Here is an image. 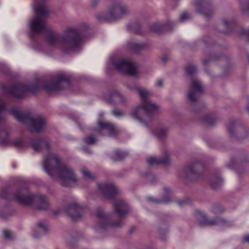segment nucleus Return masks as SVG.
I'll use <instances>...</instances> for the list:
<instances>
[{"label": "nucleus", "instance_id": "nucleus-2", "mask_svg": "<svg viewBox=\"0 0 249 249\" xmlns=\"http://www.w3.org/2000/svg\"><path fill=\"white\" fill-rule=\"evenodd\" d=\"M43 168L51 176L56 174L63 185L67 186L76 180L72 170L68 166L61 164L59 159L54 154H50L44 158Z\"/></svg>", "mask_w": 249, "mask_h": 249}, {"label": "nucleus", "instance_id": "nucleus-6", "mask_svg": "<svg viewBox=\"0 0 249 249\" xmlns=\"http://www.w3.org/2000/svg\"><path fill=\"white\" fill-rule=\"evenodd\" d=\"M13 114L19 121L27 123L32 131L38 132L44 128L45 122L41 117L31 118L23 115L18 110H14Z\"/></svg>", "mask_w": 249, "mask_h": 249}, {"label": "nucleus", "instance_id": "nucleus-8", "mask_svg": "<svg viewBox=\"0 0 249 249\" xmlns=\"http://www.w3.org/2000/svg\"><path fill=\"white\" fill-rule=\"evenodd\" d=\"M203 87L201 83L197 79H194L191 85L190 91L188 93L189 99L192 101H196V97L199 93L202 92Z\"/></svg>", "mask_w": 249, "mask_h": 249}, {"label": "nucleus", "instance_id": "nucleus-36", "mask_svg": "<svg viewBox=\"0 0 249 249\" xmlns=\"http://www.w3.org/2000/svg\"><path fill=\"white\" fill-rule=\"evenodd\" d=\"M189 170L190 172L193 173V174H195V173L194 172V171L190 168L189 169Z\"/></svg>", "mask_w": 249, "mask_h": 249}, {"label": "nucleus", "instance_id": "nucleus-33", "mask_svg": "<svg viewBox=\"0 0 249 249\" xmlns=\"http://www.w3.org/2000/svg\"><path fill=\"white\" fill-rule=\"evenodd\" d=\"M43 0H34V1H35V3H37L39 1L42 2ZM36 4H37V3H36Z\"/></svg>", "mask_w": 249, "mask_h": 249}, {"label": "nucleus", "instance_id": "nucleus-27", "mask_svg": "<svg viewBox=\"0 0 249 249\" xmlns=\"http://www.w3.org/2000/svg\"><path fill=\"white\" fill-rule=\"evenodd\" d=\"M188 18V15L187 14H183L181 15L180 18H181V20L184 21L186 19H187Z\"/></svg>", "mask_w": 249, "mask_h": 249}, {"label": "nucleus", "instance_id": "nucleus-17", "mask_svg": "<svg viewBox=\"0 0 249 249\" xmlns=\"http://www.w3.org/2000/svg\"><path fill=\"white\" fill-rule=\"evenodd\" d=\"M79 208L77 205H73L68 208L67 213H70L74 218V213L78 212Z\"/></svg>", "mask_w": 249, "mask_h": 249}, {"label": "nucleus", "instance_id": "nucleus-13", "mask_svg": "<svg viewBox=\"0 0 249 249\" xmlns=\"http://www.w3.org/2000/svg\"><path fill=\"white\" fill-rule=\"evenodd\" d=\"M26 90V88L24 86H16L13 88L11 93L13 96L20 98L24 96Z\"/></svg>", "mask_w": 249, "mask_h": 249}, {"label": "nucleus", "instance_id": "nucleus-22", "mask_svg": "<svg viewBox=\"0 0 249 249\" xmlns=\"http://www.w3.org/2000/svg\"><path fill=\"white\" fill-rule=\"evenodd\" d=\"M82 173L85 178H92V176L91 175V173L89 171L83 170H82Z\"/></svg>", "mask_w": 249, "mask_h": 249}, {"label": "nucleus", "instance_id": "nucleus-3", "mask_svg": "<svg viewBox=\"0 0 249 249\" xmlns=\"http://www.w3.org/2000/svg\"><path fill=\"white\" fill-rule=\"evenodd\" d=\"M139 94L142 98V105L135 108L132 115L136 120L142 122L149 117L150 112L157 110L159 106L149 99L151 94L146 89H139Z\"/></svg>", "mask_w": 249, "mask_h": 249}, {"label": "nucleus", "instance_id": "nucleus-24", "mask_svg": "<svg viewBox=\"0 0 249 249\" xmlns=\"http://www.w3.org/2000/svg\"><path fill=\"white\" fill-rule=\"evenodd\" d=\"M38 227L42 230L45 231L48 229L47 225L45 223L40 222L38 224Z\"/></svg>", "mask_w": 249, "mask_h": 249}, {"label": "nucleus", "instance_id": "nucleus-9", "mask_svg": "<svg viewBox=\"0 0 249 249\" xmlns=\"http://www.w3.org/2000/svg\"><path fill=\"white\" fill-rule=\"evenodd\" d=\"M98 188L100 192L107 197L112 196L117 191L116 187L112 184L100 183L98 184Z\"/></svg>", "mask_w": 249, "mask_h": 249}, {"label": "nucleus", "instance_id": "nucleus-10", "mask_svg": "<svg viewBox=\"0 0 249 249\" xmlns=\"http://www.w3.org/2000/svg\"><path fill=\"white\" fill-rule=\"evenodd\" d=\"M127 12L128 10L125 6L122 4H117L114 7L113 10L110 12V15L115 18H119Z\"/></svg>", "mask_w": 249, "mask_h": 249}, {"label": "nucleus", "instance_id": "nucleus-7", "mask_svg": "<svg viewBox=\"0 0 249 249\" xmlns=\"http://www.w3.org/2000/svg\"><path fill=\"white\" fill-rule=\"evenodd\" d=\"M114 68L118 71L124 74L136 76L138 71L136 64L127 60L120 61L114 64Z\"/></svg>", "mask_w": 249, "mask_h": 249}, {"label": "nucleus", "instance_id": "nucleus-35", "mask_svg": "<svg viewBox=\"0 0 249 249\" xmlns=\"http://www.w3.org/2000/svg\"><path fill=\"white\" fill-rule=\"evenodd\" d=\"M20 141H18V142H15V144L16 146H18V145H20Z\"/></svg>", "mask_w": 249, "mask_h": 249}, {"label": "nucleus", "instance_id": "nucleus-29", "mask_svg": "<svg viewBox=\"0 0 249 249\" xmlns=\"http://www.w3.org/2000/svg\"><path fill=\"white\" fill-rule=\"evenodd\" d=\"M223 22H224V24L227 26L228 24H231V20H228V19H225L223 20Z\"/></svg>", "mask_w": 249, "mask_h": 249}, {"label": "nucleus", "instance_id": "nucleus-26", "mask_svg": "<svg viewBox=\"0 0 249 249\" xmlns=\"http://www.w3.org/2000/svg\"><path fill=\"white\" fill-rule=\"evenodd\" d=\"M163 81L161 79H159L155 83V86L158 88H160L163 86Z\"/></svg>", "mask_w": 249, "mask_h": 249}, {"label": "nucleus", "instance_id": "nucleus-14", "mask_svg": "<svg viewBox=\"0 0 249 249\" xmlns=\"http://www.w3.org/2000/svg\"><path fill=\"white\" fill-rule=\"evenodd\" d=\"M99 127L101 129H106L107 130L108 133L110 136L114 135L115 134V129L114 126L109 124L107 123H98Z\"/></svg>", "mask_w": 249, "mask_h": 249}, {"label": "nucleus", "instance_id": "nucleus-28", "mask_svg": "<svg viewBox=\"0 0 249 249\" xmlns=\"http://www.w3.org/2000/svg\"><path fill=\"white\" fill-rule=\"evenodd\" d=\"M212 211L213 213H216L220 211V209L217 207H216L213 208Z\"/></svg>", "mask_w": 249, "mask_h": 249}, {"label": "nucleus", "instance_id": "nucleus-15", "mask_svg": "<svg viewBox=\"0 0 249 249\" xmlns=\"http://www.w3.org/2000/svg\"><path fill=\"white\" fill-rule=\"evenodd\" d=\"M147 162L149 165H155L159 163L167 164L169 162V160H161L156 157H149L147 159Z\"/></svg>", "mask_w": 249, "mask_h": 249}, {"label": "nucleus", "instance_id": "nucleus-21", "mask_svg": "<svg viewBox=\"0 0 249 249\" xmlns=\"http://www.w3.org/2000/svg\"><path fill=\"white\" fill-rule=\"evenodd\" d=\"M186 71L189 74H192L196 72V69L195 66L189 65L186 68Z\"/></svg>", "mask_w": 249, "mask_h": 249}, {"label": "nucleus", "instance_id": "nucleus-4", "mask_svg": "<svg viewBox=\"0 0 249 249\" xmlns=\"http://www.w3.org/2000/svg\"><path fill=\"white\" fill-rule=\"evenodd\" d=\"M14 197L16 201L21 204L34 206L36 203L37 208L39 209H45L48 206L47 200L45 196L32 195L26 188L18 191Z\"/></svg>", "mask_w": 249, "mask_h": 249}, {"label": "nucleus", "instance_id": "nucleus-16", "mask_svg": "<svg viewBox=\"0 0 249 249\" xmlns=\"http://www.w3.org/2000/svg\"><path fill=\"white\" fill-rule=\"evenodd\" d=\"M33 147L34 149L36 151H40L41 150L44 148L45 149H48L49 147V145L48 143L45 142H41V143H34L33 144Z\"/></svg>", "mask_w": 249, "mask_h": 249}, {"label": "nucleus", "instance_id": "nucleus-30", "mask_svg": "<svg viewBox=\"0 0 249 249\" xmlns=\"http://www.w3.org/2000/svg\"><path fill=\"white\" fill-rule=\"evenodd\" d=\"M110 225L112 226H113V227H119L121 225V224L120 223H113V224H111Z\"/></svg>", "mask_w": 249, "mask_h": 249}, {"label": "nucleus", "instance_id": "nucleus-11", "mask_svg": "<svg viewBox=\"0 0 249 249\" xmlns=\"http://www.w3.org/2000/svg\"><path fill=\"white\" fill-rule=\"evenodd\" d=\"M115 211L119 216L122 217L128 212V207L124 201H117L114 204Z\"/></svg>", "mask_w": 249, "mask_h": 249}, {"label": "nucleus", "instance_id": "nucleus-38", "mask_svg": "<svg viewBox=\"0 0 249 249\" xmlns=\"http://www.w3.org/2000/svg\"><path fill=\"white\" fill-rule=\"evenodd\" d=\"M113 113L114 114V115H118L116 113V111H113Z\"/></svg>", "mask_w": 249, "mask_h": 249}, {"label": "nucleus", "instance_id": "nucleus-31", "mask_svg": "<svg viewBox=\"0 0 249 249\" xmlns=\"http://www.w3.org/2000/svg\"><path fill=\"white\" fill-rule=\"evenodd\" d=\"M244 241L247 242H249V235H246L244 237Z\"/></svg>", "mask_w": 249, "mask_h": 249}, {"label": "nucleus", "instance_id": "nucleus-40", "mask_svg": "<svg viewBox=\"0 0 249 249\" xmlns=\"http://www.w3.org/2000/svg\"><path fill=\"white\" fill-rule=\"evenodd\" d=\"M248 112L249 113V107H248Z\"/></svg>", "mask_w": 249, "mask_h": 249}, {"label": "nucleus", "instance_id": "nucleus-18", "mask_svg": "<svg viewBox=\"0 0 249 249\" xmlns=\"http://www.w3.org/2000/svg\"><path fill=\"white\" fill-rule=\"evenodd\" d=\"M167 132V129L165 128H160L157 129L155 132V134L159 138L163 137Z\"/></svg>", "mask_w": 249, "mask_h": 249}, {"label": "nucleus", "instance_id": "nucleus-25", "mask_svg": "<svg viewBox=\"0 0 249 249\" xmlns=\"http://www.w3.org/2000/svg\"><path fill=\"white\" fill-rule=\"evenodd\" d=\"M4 236L7 239H10L12 236V233L9 231H4L3 232Z\"/></svg>", "mask_w": 249, "mask_h": 249}, {"label": "nucleus", "instance_id": "nucleus-32", "mask_svg": "<svg viewBox=\"0 0 249 249\" xmlns=\"http://www.w3.org/2000/svg\"><path fill=\"white\" fill-rule=\"evenodd\" d=\"M3 109H4V106L3 105L0 104V114L2 112Z\"/></svg>", "mask_w": 249, "mask_h": 249}, {"label": "nucleus", "instance_id": "nucleus-5", "mask_svg": "<svg viewBox=\"0 0 249 249\" xmlns=\"http://www.w3.org/2000/svg\"><path fill=\"white\" fill-rule=\"evenodd\" d=\"M36 16L33 18L29 22L31 30L34 33H39L43 31L46 27L44 16L46 15L47 9L44 5L33 6Z\"/></svg>", "mask_w": 249, "mask_h": 249}, {"label": "nucleus", "instance_id": "nucleus-12", "mask_svg": "<svg viewBox=\"0 0 249 249\" xmlns=\"http://www.w3.org/2000/svg\"><path fill=\"white\" fill-rule=\"evenodd\" d=\"M200 216L201 219H199V222L202 225H223L225 221L220 220L217 221L209 220L207 219L206 215L204 213H201Z\"/></svg>", "mask_w": 249, "mask_h": 249}, {"label": "nucleus", "instance_id": "nucleus-23", "mask_svg": "<svg viewBox=\"0 0 249 249\" xmlns=\"http://www.w3.org/2000/svg\"><path fill=\"white\" fill-rule=\"evenodd\" d=\"M85 142L88 144H93L95 142V140L94 138L91 136L87 137L85 139Z\"/></svg>", "mask_w": 249, "mask_h": 249}, {"label": "nucleus", "instance_id": "nucleus-39", "mask_svg": "<svg viewBox=\"0 0 249 249\" xmlns=\"http://www.w3.org/2000/svg\"><path fill=\"white\" fill-rule=\"evenodd\" d=\"M246 34L248 36H249V31L246 32Z\"/></svg>", "mask_w": 249, "mask_h": 249}, {"label": "nucleus", "instance_id": "nucleus-20", "mask_svg": "<svg viewBox=\"0 0 249 249\" xmlns=\"http://www.w3.org/2000/svg\"><path fill=\"white\" fill-rule=\"evenodd\" d=\"M203 7L204 8V11H201L198 9L197 11L199 13L203 14L207 17L212 14V13L209 8H208L205 5H203Z\"/></svg>", "mask_w": 249, "mask_h": 249}, {"label": "nucleus", "instance_id": "nucleus-19", "mask_svg": "<svg viewBox=\"0 0 249 249\" xmlns=\"http://www.w3.org/2000/svg\"><path fill=\"white\" fill-rule=\"evenodd\" d=\"M62 79H60L58 80L57 83L55 84H53L51 85L46 87V89L47 90H58L59 89L58 87V85L59 84L60 82L62 80Z\"/></svg>", "mask_w": 249, "mask_h": 249}, {"label": "nucleus", "instance_id": "nucleus-1", "mask_svg": "<svg viewBox=\"0 0 249 249\" xmlns=\"http://www.w3.org/2000/svg\"><path fill=\"white\" fill-rule=\"evenodd\" d=\"M46 43L53 48L71 49L76 51L82 46L83 40L75 30L69 28L65 31L62 36L53 31L50 32L46 37Z\"/></svg>", "mask_w": 249, "mask_h": 249}, {"label": "nucleus", "instance_id": "nucleus-34", "mask_svg": "<svg viewBox=\"0 0 249 249\" xmlns=\"http://www.w3.org/2000/svg\"><path fill=\"white\" fill-rule=\"evenodd\" d=\"M246 4L247 5V8L249 9V0H247V2H246Z\"/></svg>", "mask_w": 249, "mask_h": 249}, {"label": "nucleus", "instance_id": "nucleus-37", "mask_svg": "<svg viewBox=\"0 0 249 249\" xmlns=\"http://www.w3.org/2000/svg\"><path fill=\"white\" fill-rule=\"evenodd\" d=\"M4 132H0V137H1V135H2L3 134H4Z\"/></svg>", "mask_w": 249, "mask_h": 249}]
</instances>
